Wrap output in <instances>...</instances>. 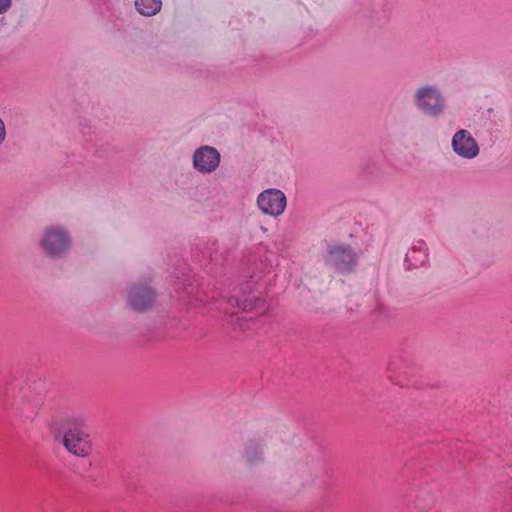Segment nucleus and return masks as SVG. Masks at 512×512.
Returning <instances> with one entry per match:
<instances>
[{"label": "nucleus", "mask_w": 512, "mask_h": 512, "mask_svg": "<svg viewBox=\"0 0 512 512\" xmlns=\"http://www.w3.org/2000/svg\"><path fill=\"white\" fill-rule=\"evenodd\" d=\"M419 106L427 112H434L440 106V98L436 90L424 87L417 93Z\"/></svg>", "instance_id": "obj_8"}, {"label": "nucleus", "mask_w": 512, "mask_h": 512, "mask_svg": "<svg viewBox=\"0 0 512 512\" xmlns=\"http://www.w3.org/2000/svg\"><path fill=\"white\" fill-rule=\"evenodd\" d=\"M70 244L68 235L61 229L49 228L42 239V247L51 256H57L64 252Z\"/></svg>", "instance_id": "obj_3"}, {"label": "nucleus", "mask_w": 512, "mask_h": 512, "mask_svg": "<svg viewBox=\"0 0 512 512\" xmlns=\"http://www.w3.org/2000/svg\"><path fill=\"white\" fill-rule=\"evenodd\" d=\"M258 205L264 213L276 216L284 211L286 197L279 190L268 189L259 195Z\"/></svg>", "instance_id": "obj_4"}, {"label": "nucleus", "mask_w": 512, "mask_h": 512, "mask_svg": "<svg viewBox=\"0 0 512 512\" xmlns=\"http://www.w3.org/2000/svg\"><path fill=\"white\" fill-rule=\"evenodd\" d=\"M12 1L11 0H0V13L5 12L10 8Z\"/></svg>", "instance_id": "obj_11"}, {"label": "nucleus", "mask_w": 512, "mask_h": 512, "mask_svg": "<svg viewBox=\"0 0 512 512\" xmlns=\"http://www.w3.org/2000/svg\"><path fill=\"white\" fill-rule=\"evenodd\" d=\"M452 144L455 152L462 157L473 158L479 152L476 141L465 130L454 135Z\"/></svg>", "instance_id": "obj_7"}, {"label": "nucleus", "mask_w": 512, "mask_h": 512, "mask_svg": "<svg viewBox=\"0 0 512 512\" xmlns=\"http://www.w3.org/2000/svg\"><path fill=\"white\" fill-rule=\"evenodd\" d=\"M238 305L244 312L255 316L266 315L270 310L267 299L259 294H243Z\"/></svg>", "instance_id": "obj_6"}, {"label": "nucleus", "mask_w": 512, "mask_h": 512, "mask_svg": "<svg viewBox=\"0 0 512 512\" xmlns=\"http://www.w3.org/2000/svg\"><path fill=\"white\" fill-rule=\"evenodd\" d=\"M193 162L199 171L211 172L218 167L220 154L213 147L203 146L194 153Z\"/></svg>", "instance_id": "obj_5"}, {"label": "nucleus", "mask_w": 512, "mask_h": 512, "mask_svg": "<svg viewBox=\"0 0 512 512\" xmlns=\"http://www.w3.org/2000/svg\"><path fill=\"white\" fill-rule=\"evenodd\" d=\"M64 428L61 432L58 424H50V430L56 441H59L64 449L74 457L87 458L93 452V442L86 430V421L81 416H69L62 420Z\"/></svg>", "instance_id": "obj_1"}, {"label": "nucleus", "mask_w": 512, "mask_h": 512, "mask_svg": "<svg viewBox=\"0 0 512 512\" xmlns=\"http://www.w3.org/2000/svg\"><path fill=\"white\" fill-rule=\"evenodd\" d=\"M155 300L156 293L147 284L134 285L128 294L129 305L136 311H145L151 308Z\"/></svg>", "instance_id": "obj_2"}, {"label": "nucleus", "mask_w": 512, "mask_h": 512, "mask_svg": "<svg viewBox=\"0 0 512 512\" xmlns=\"http://www.w3.org/2000/svg\"><path fill=\"white\" fill-rule=\"evenodd\" d=\"M137 11L144 16L157 14L162 7L161 0H135Z\"/></svg>", "instance_id": "obj_9"}, {"label": "nucleus", "mask_w": 512, "mask_h": 512, "mask_svg": "<svg viewBox=\"0 0 512 512\" xmlns=\"http://www.w3.org/2000/svg\"><path fill=\"white\" fill-rule=\"evenodd\" d=\"M5 138H6L5 124L2 121V119L0 118V144H2L4 142Z\"/></svg>", "instance_id": "obj_10"}]
</instances>
